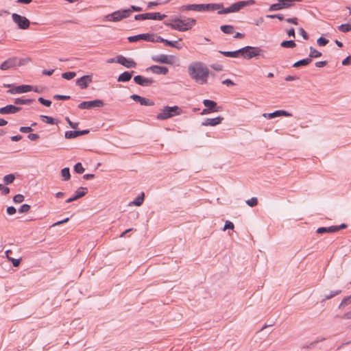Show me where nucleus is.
Wrapping results in <instances>:
<instances>
[{
	"mask_svg": "<svg viewBox=\"0 0 351 351\" xmlns=\"http://www.w3.org/2000/svg\"><path fill=\"white\" fill-rule=\"evenodd\" d=\"M196 21L193 19H186L182 20L179 18H176L171 20V23L165 22V25L170 27L173 29L184 32L191 28L192 25H195Z\"/></svg>",
	"mask_w": 351,
	"mask_h": 351,
	"instance_id": "nucleus-2",
	"label": "nucleus"
},
{
	"mask_svg": "<svg viewBox=\"0 0 351 351\" xmlns=\"http://www.w3.org/2000/svg\"><path fill=\"white\" fill-rule=\"evenodd\" d=\"M234 228V224L231 221H227L226 222V223H225V226H224V228H223V230H226L227 229L233 230Z\"/></svg>",
	"mask_w": 351,
	"mask_h": 351,
	"instance_id": "nucleus-54",
	"label": "nucleus"
},
{
	"mask_svg": "<svg viewBox=\"0 0 351 351\" xmlns=\"http://www.w3.org/2000/svg\"><path fill=\"white\" fill-rule=\"evenodd\" d=\"M21 108L15 106L14 105H8L5 107L0 108V114H15L20 111Z\"/></svg>",
	"mask_w": 351,
	"mask_h": 351,
	"instance_id": "nucleus-16",
	"label": "nucleus"
},
{
	"mask_svg": "<svg viewBox=\"0 0 351 351\" xmlns=\"http://www.w3.org/2000/svg\"><path fill=\"white\" fill-rule=\"evenodd\" d=\"M219 53H222L226 57H231V58H238L239 55H241V51L239 50H237L235 51H220Z\"/></svg>",
	"mask_w": 351,
	"mask_h": 351,
	"instance_id": "nucleus-30",
	"label": "nucleus"
},
{
	"mask_svg": "<svg viewBox=\"0 0 351 351\" xmlns=\"http://www.w3.org/2000/svg\"><path fill=\"white\" fill-rule=\"evenodd\" d=\"M246 204L251 207L255 206L258 204V199L256 197H252L246 201Z\"/></svg>",
	"mask_w": 351,
	"mask_h": 351,
	"instance_id": "nucleus-45",
	"label": "nucleus"
},
{
	"mask_svg": "<svg viewBox=\"0 0 351 351\" xmlns=\"http://www.w3.org/2000/svg\"><path fill=\"white\" fill-rule=\"evenodd\" d=\"M327 64V61H319L315 63V66L317 67L321 68L324 67Z\"/></svg>",
	"mask_w": 351,
	"mask_h": 351,
	"instance_id": "nucleus-62",
	"label": "nucleus"
},
{
	"mask_svg": "<svg viewBox=\"0 0 351 351\" xmlns=\"http://www.w3.org/2000/svg\"><path fill=\"white\" fill-rule=\"evenodd\" d=\"M20 132H23V133H29V132H31L33 129L32 127H21L20 129H19Z\"/></svg>",
	"mask_w": 351,
	"mask_h": 351,
	"instance_id": "nucleus-55",
	"label": "nucleus"
},
{
	"mask_svg": "<svg viewBox=\"0 0 351 351\" xmlns=\"http://www.w3.org/2000/svg\"><path fill=\"white\" fill-rule=\"evenodd\" d=\"M351 304V295L350 296H347L344 298L341 302L340 303L339 308L344 307L348 304Z\"/></svg>",
	"mask_w": 351,
	"mask_h": 351,
	"instance_id": "nucleus-41",
	"label": "nucleus"
},
{
	"mask_svg": "<svg viewBox=\"0 0 351 351\" xmlns=\"http://www.w3.org/2000/svg\"><path fill=\"white\" fill-rule=\"evenodd\" d=\"M89 133V130H84L80 131H66L64 134V136L66 138H74L81 135L87 134Z\"/></svg>",
	"mask_w": 351,
	"mask_h": 351,
	"instance_id": "nucleus-21",
	"label": "nucleus"
},
{
	"mask_svg": "<svg viewBox=\"0 0 351 351\" xmlns=\"http://www.w3.org/2000/svg\"><path fill=\"white\" fill-rule=\"evenodd\" d=\"M286 21H287V22H288L289 23H293L294 25H298V18L295 17V18H289Z\"/></svg>",
	"mask_w": 351,
	"mask_h": 351,
	"instance_id": "nucleus-61",
	"label": "nucleus"
},
{
	"mask_svg": "<svg viewBox=\"0 0 351 351\" xmlns=\"http://www.w3.org/2000/svg\"><path fill=\"white\" fill-rule=\"evenodd\" d=\"M33 101L34 100L31 99L17 98L14 100V104H21V105L29 104L32 103Z\"/></svg>",
	"mask_w": 351,
	"mask_h": 351,
	"instance_id": "nucleus-34",
	"label": "nucleus"
},
{
	"mask_svg": "<svg viewBox=\"0 0 351 351\" xmlns=\"http://www.w3.org/2000/svg\"><path fill=\"white\" fill-rule=\"evenodd\" d=\"M74 170L77 173H82L84 171V168L82 167V165L80 162H77L74 166Z\"/></svg>",
	"mask_w": 351,
	"mask_h": 351,
	"instance_id": "nucleus-44",
	"label": "nucleus"
},
{
	"mask_svg": "<svg viewBox=\"0 0 351 351\" xmlns=\"http://www.w3.org/2000/svg\"><path fill=\"white\" fill-rule=\"evenodd\" d=\"M300 33L304 40L308 39V36L303 28L300 29Z\"/></svg>",
	"mask_w": 351,
	"mask_h": 351,
	"instance_id": "nucleus-59",
	"label": "nucleus"
},
{
	"mask_svg": "<svg viewBox=\"0 0 351 351\" xmlns=\"http://www.w3.org/2000/svg\"><path fill=\"white\" fill-rule=\"evenodd\" d=\"M75 76H76V73L75 72H71V71L65 72L62 74V77L64 79H66L68 80H70L74 78Z\"/></svg>",
	"mask_w": 351,
	"mask_h": 351,
	"instance_id": "nucleus-42",
	"label": "nucleus"
},
{
	"mask_svg": "<svg viewBox=\"0 0 351 351\" xmlns=\"http://www.w3.org/2000/svg\"><path fill=\"white\" fill-rule=\"evenodd\" d=\"M177 43H178V41L173 42V41H170V40H166L165 44L167 46H169V47H176L178 49H180V47L176 45Z\"/></svg>",
	"mask_w": 351,
	"mask_h": 351,
	"instance_id": "nucleus-51",
	"label": "nucleus"
},
{
	"mask_svg": "<svg viewBox=\"0 0 351 351\" xmlns=\"http://www.w3.org/2000/svg\"><path fill=\"white\" fill-rule=\"evenodd\" d=\"M203 104L210 112H218L219 109L217 107V103L213 100L204 99Z\"/></svg>",
	"mask_w": 351,
	"mask_h": 351,
	"instance_id": "nucleus-24",
	"label": "nucleus"
},
{
	"mask_svg": "<svg viewBox=\"0 0 351 351\" xmlns=\"http://www.w3.org/2000/svg\"><path fill=\"white\" fill-rule=\"evenodd\" d=\"M104 106L102 100L95 99L93 101H82L78 105L80 109H90L92 108H101Z\"/></svg>",
	"mask_w": 351,
	"mask_h": 351,
	"instance_id": "nucleus-9",
	"label": "nucleus"
},
{
	"mask_svg": "<svg viewBox=\"0 0 351 351\" xmlns=\"http://www.w3.org/2000/svg\"><path fill=\"white\" fill-rule=\"evenodd\" d=\"M131 99L135 101L139 102L142 106H154V103L145 97H141L138 95H132Z\"/></svg>",
	"mask_w": 351,
	"mask_h": 351,
	"instance_id": "nucleus-20",
	"label": "nucleus"
},
{
	"mask_svg": "<svg viewBox=\"0 0 351 351\" xmlns=\"http://www.w3.org/2000/svg\"><path fill=\"white\" fill-rule=\"evenodd\" d=\"M317 43L319 46H325L328 43V40L323 37H320L317 40Z\"/></svg>",
	"mask_w": 351,
	"mask_h": 351,
	"instance_id": "nucleus-48",
	"label": "nucleus"
},
{
	"mask_svg": "<svg viewBox=\"0 0 351 351\" xmlns=\"http://www.w3.org/2000/svg\"><path fill=\"white\" fill-rule=\"evenodd\" d=\"M189 76L200 85L208 82L210 71L208 66L202 62H194L188 66Z\"/></svg>",
	"mask_w": 351,
	"mask_h": 351,
	"instance_id": "nucleus-1",
	"label": "nucleus"
},
{
	"mask_svg": "<svg viewBox=\"0 0 351 351\" xmlns=\"http://www.w3.org/2000/svg\"><path fill=\"white\" fill-rule=\"evenodd\" d=\"M0 191H2V193L3 195H7L10 193V189L7 186H3L1 184H0Z\"/></svg>",
	"mask_w": 351,
	"mask_h": 351,
	"instance_id": "nucleus-53",
	"label": "nucleus"
},
{
	"mask_svg": "<svg viewBox=\"0 0 351 351\" xmlns=\"http://www.w3.org/2000/svg\"><path fill=\"white\" fill-rule=\"evenodd\" d=\"M34 90V86L31 85H20L14 86L12 88L8 90V93L11 94H20L23 93L29 92Z\"/></svg>",
	"mask_w": 351,
	"mask_h": 351,
	"instance_id": "nucleus-11",
	"label": "nucleus"
},
{
	"mask_svg": "<svg viewBox=\"0 0 351 351\" xmlns=\"http://www.w3.org/2000/svg\"><path fill=\"white\" fill-rule=\"evenodd\" d=\"M255 3L254 0L241 1L232 4L230 7L224 9H221L218 11L219 14H224L231 12H239L241 9L245 6L254 5Z\"/></svg>",
	"mask_w": 351,
	"mask_h": 351,
	"instance_id": "nucleus-4",
	"label": "nucleus"
},
{
	"mask_svg": "<svg viewBox=\"0 0 351 351\" xmlns=\"http://www.w3.org/2000/svg\"><path fill=\"white\" fill-rule=\"evenodd\" d=\"M61 176L64 180H69L71 178L69 168L65 167L61 171Z\"/></svg>",
	"mask_w": 351,
	"mask_h": 351,
	"instance_id": "nucleus-35",
	"label": "nucleus"
},
{
	"mask_svg": "<svg viewBox=\"0 0 351 351\" xmlns=\"http://www.w3.org/2000/svg\"><path fill=\"white\" fill-rule=\"evenodd\" d=\"M87 193V189L86 188H84V187H81V188H79L76 191H75V196L77 197V199L84 196Z\"/></svg>",
	"mask_w": 351,
	"mask_h": 351,
	"instance_id": "nucleus-37",
	"label": "nucleus"
},
{
	"mask_svg": "<svg viewBox=\"0 0 351 351\" xmlns=\"http://www.w3.org/2000/svg\"><path fill=\"white\" fill-rule=\"evenodd\" d=\"M16 212V208L14 206H9L7 208V213L8 215H14Z\"/></svg>",
	"mask_w": 351,
	"mask_h": 351,
	"instance_id": "nucleus-58",
	"label": "nucleus"
},
{
	"mask_svg": "<svg viewBox=\"0 0 351 351\" xmlns=\"http://www.w3.org/2000/svg\"><path fill=\"white\" fill-rule=\"evenodd\" d=\"M182 110L177 106H165L161 109L160 112L157 114V119L159 120H165L173 117L175 115H180Z\"/></svg>",
	"mask_w": 351,
	"mask_h": 351,
	"instance_id": "nucleus-5",
	"label": "nucleus"
},
{
	"mask_svg": "<svg viewBox=\"0 0 351 351\" xmlns=\"http://www.w3.org/2000/svg\"><path fill=\"white\" fill-rule=\"evenodd\" d=\"M341 292V290L331 291V293L329 295H326L325 299L326 300L331 299L332 298L335 297V295H339Z\"/></svg>",
	"mask_w": 351,
	"mask_h": 351,
	"instance_id": "nucleus-50",
	"label": "nucleus"
},
{
	"mask_svg": "<svg viewBox=\"0 0 351 351\" xmlns=\"http://www.w3.org/2000/svg\"><path fill=\"white\" fill-rule=\"evenodd\" d=\"M147 70L158 75H166L169 71L167 67L157 65L152 66L147 68Z\"/></svg>",
	"mask_w": 351,
	"mask_h": 351,
	"instance_id": "nucleus-19",
	"label": "nucleus"
},
{
	"mask_svg": "<svg viewBox=\"0 0 351 351\" xmlns=\"http://www.w3.org/2000/svg\"><path fill=\"white\" fill-rule=\"evenodd\" d=\"M145 195L144 193H142L138 197H137L133 202L130 203V205H135L137 206H140L142 205L144 201Z\"/></svg>",
	"mask_w": 351,
	"mask_h": 351,
	"instance_id": "nucleus-29",
	"label": "nucleus"
},
{
	"mask_svg": "<svg viewBox=\"0 0 351 351\" xmlns=\"http://www.w3.org/2000/svg\"><path fill=\"white\" fill-rule=\"evenodd\" d=\"M220 29L221 30L225 33V34H233L234 32V28L233 26L232 25H221L220 27Z\"/></svg>",
	"mask_w": 351,
	"mask_h": 351,
	"instance_id": "nucleus-31",
	"label": "nucleus"
},
{
	"mask_svg": "<svg viewBox=\"0 0 351 351\" xmlns=\"http://www.w3.org/2000/svg\"><path fill=\"white\" fill-rule=\"evenodd\" d=\"M152 59L156 62L167 64H173L178 60V58L175 56L165 54H160L154 57Z\"/></svg>",
	"mask_w": 351,
	"mask_h": 351,
	"instance_id": "nucleus-8",
	"label": "nucleus"
},
{
	"mask_svg": "<svg viewBox=\"0 0 351 351\" xmlns=\"http://www.w3.org/2000/svg\"><path fill=\"white\" fill-rule=\"evenodd\" d=\"M12 253V250H7L5 252L6 256H7L8 259L12 263V265L14 267H18L20 265L21 259V258L15 259L13 257H11L10 254Z\"/></svg>",
	"mask_w": 351,
	"mask_h": 351,
	"instance_id": "nucleus-27",
	"label": "nucleus"
},
{
	"mask_svg": "<svg viewBox=\"0 0 351 351\" xmlns=\"http://www.w3.org/2000/svg\"><path fill=\"white\" fill-rule=\"evenodd\" d=\"M312 60L311 58H305L301 60H299L293 64L294 67H299L300 66H306L311 62Z\"/></svg>",
	"mask_w": 351,
	"mask_h": 351,
	"instance_id": "nucleus-32",
	"label": "nucleus"
},
{
	"mask_svg": "<svg viewBox=\"0 0 351 351\" xmlns=\"http://www.w3.org/2000/svg\"><path fill=\"white\" fill-rule=\"evenodd\" d=\"M40 117L44 119V121L49 124H56L55 119L51 117L46 116V115H41Z\"/></svg>",
	"mask_w": 351,
	"mask_h": 351,
	"instance_id": "nucleus-43",
	"label": "nucleus"
},
{
	"mask_svg": "<svg viewBox=\"0 0 351 351\" xmlns=\"http://www.w3.org/2000/svg\"><path fill=\"white\" fill-rule=\"evenodd\" d=\"M202 6V11H213L219 10L223 8V5L221 3H208V4H201Z\"/></svg>",
	"mask_w": 351,
	"mask_h": 351,
	"instance_id": "nucleus-23",
	"label": "nucleus"
},
{
	"mask_svg": "<svg viewBox=\"0 0 351 351\" xmlns=\"http://www.w3.org/2000/svg\"><path fill=\"white\" fill-rule=\"evenodd\" d=\"M53 98L57 99L66 100V99H69L70 98V96L56 95L53 96Z\"/></svg>",
	"mask_w": 351,
	"mask_h": 351,
	"instance_id": "nucleus-57",
	"label": "nucleus"
},
{
	"mask_svg": "<svg viewBox=\"0 0 351 351\" xmlns=\"http://www.w3.org/2000/svg\"><path fill=\"white\" fill-rule=\"evenodd\" d=\"M223 84H225L226 86H234V83L230 79H226L222 82Z\"/></svg>",
	"mask_w": 351,
	"mask_h": 351,
	"instance_id": "nucleus-63",
	"label": "nucleus"
},
{
	"mask_svg": "<svg viewBox=\"0 0 351 351\" xmlns=\"http://www.w3.org/2000/svg\"><path fill=\"white\" fill-rule=\"evenodd\" d=\"M38 100L40 104H42L43 105L45 106H47V107H49L51 104V101H49L48 99H45L43 97H39Z\"/></svg>",
	"mask_w": 351,
	"mask_h": 351,
	"instance_id": "nucleus-49",
	"label": "nucleus"
},
{
	"mask_svg": "<svg viewBox=\"0 0 351 351\" xmlns=\"http://www.w3.org/2000/svg\"><path fill=\"white\" fill-rule=\"evenodd\" d=\"M310 53L308 58H316L322 56V53L314 49L313 47H310Z\"/></svg>",
	"mask_w": 351,
	"mask_h": 351,
	"instance_id": "nucleus-33",
	"label": "nucleus"
},
{
	"mask_svg": "<svg viewBox=\"0 0 351 351\" xmlns=\"http://www.w3.org/2000/svg\"><path fill=\"white\" fill-rule=\"evenodd\" d=\"M131 14L132 10L130 9H125L109 14L105 16L104 19L108 21L118 22L123 19L129 17Z\"/></svg>",
	"mask_w": 351,
	"mask_h": 351,
	"instance_id": "nucleus-6",
	"label": "nucleus"
},
{
	"mask_svg": "<svg viewBox=\"0 0 351 351\" xmlns=\"http://www.w3.org/2000/svg\"><path fill=\"white\" fill-rule=\"evenodd\" d=\"M24 196L21 194H17L13 197V201L15 203H21L24 201Z\"/></svg>",
	"mask_w": 351,
	"mask_h": 351,
	"instance_id": "nucleus-47",
	"label": "nucleus"
},
{
	"mask_svg": "<svg viewBox=\"0 0 351 351\" xmlns=\"http://www.w3.org/2000/svg\"><path fill=\"white\" fill-rule=\"evenodd\" d=\"M116 62L121 64L126 68H135L136 63L131 58H127L123 56H119L116 58Z\"/></svg>",
	"mask_w": 351,
	"mask_h": 351,
	"instance_id": "nucleus-10",
	"label": "nucleus"
},
{
	"mask_svg": "<svg viewBox=\"0 0 351 351\" xmlns=\"http://www.w3.org/2000/svg\"><path fill=\"white\" fill-rule=\"evenodd\" d=\"M167 16L165 14H161L159 12H155V13H147V19H152V20H162Z\"/></svg>",
	"mask_w": 351,
	"mask_h": 351,
	"instance_id": "nucleus-26",
	"label": "nucleus"
},
{
	"mask_svg": "<svg viewBox=\"0 0 351 351\" xmlns=\"http://www.w3.org/2000/svg\"><path fill=\"white\" fill-rule=\"evenodd\" d=\"M223 118L221 117H217L215 118H208L206 119L202 123V125L204 126H215L221 123Z\"/></svg>",
	"mask_w": 351,
	"mask_h": 351,
	"instance_id": "nucleus-18",
	"label": "nucleus"
},
{
	"mask_svg": "<svg viewBox=\"0 0 351 351\" xmlns=\"http://www.w3.org/2000/svg\"><path fill=\"white\" fill-rule=\"evenodd\" d=\"M337 229L334 226H332L328 228L321 227L317 229V234H323V233H332L337 232Z\"/></svg>",
	"mask_w": 351,
	"mask_h": 351,
	"instance_id": "nucleus-25",
	"label": "nucleus"
},
{
	"mask_svg": "<svg viewBox=\"0 0 351 351\" xmlns=\"http://www.w3.org/2000/svg\"><path fill=\"white\" fill-rule=\"evenodd\" d=\"M132 78V73L125 71L122 73L118 77V82H128Z\"/></svg>",
	"mask_w": 351,
	"mask_h": 351,
	"instance_id": "nucleus-28",
	"label": "nucleus"
},
{
	"mask_svg": "<svg viewBox=\"0 0 351 351\" xmlns=\"http://www.w3.org/2000/svg\"><path fill=\"white\" fill-rule=\"evenodd\" d=\"M93 81L92 75H86L81 77L76 81V85L82 89H85L88 86V84Z\"/></svg>",
	"mask_w": 351,
	"mask_h": 351,
	"instance_id": "nucleus-13",
	"label": "nucleus"
},
{
	"mask_svg": "<svg viewBox=\"0 0 351 351\" xmlns=\"http://www.w3.org/2000/svg\"><path fill=\"white\" fill-rule=\"evenodd\" d=\"M263 116L265 118L273 119L276 117H281V116L291 117V114L285 110H276L271 113H264L263 114Z\"/></svg>",
	"mask_w": 351,
	"mask_h": 351,
	"instance_id": "nucleus-17",
	"label": "nucleus"
},
{
	"mask_svg": "<svg viewBox=\"0 0 351 351\" xmlns=\"http://www.w3.org/2000/svg\"><path fill=\"white\" fill-rule=\"evenodd\" d=\"M128 40L130 43H134L138 42L139 40H143L147 41H154V35L149 34H138L136 36H129L128 38Z\"/></svg>",
	"mask_w": 351,
	"mask_h": 351,
	"instance_id": "nucleus-12",
	"label": "nucleus"
},
{
	"mask_svg": "<svg viewBox=\"0 0 351 351\" xmlns=\"http://www.w3.org/2000/svg\"><path fill=\"white\" fill-rule=\"evenodd\" d=\"M27 137L30 141H36L40 138L38 134L34 133H30Z\"/></svg>",
	"mask_w": 351,
	"mask_h": 351,
	"instance_id": "nucleus-56",
	"label": "nucleus"
},
{
	"mask_svg": "<svg viewBox=\"0 0 351 351\" xmlns=\"http://www.w3.org/2000/svg\"><path fill=\"white\" fill-rule=\"evenodd\" d=\"M134 19L136 20V21H138V20H146V19H147V13L136 14L134 16Z\"/></svg>",
	"mask_w": 351,
	"mask_h": 351,
	"instance_id": "nucleus-52",
	"label": "nucleus"
},
{
	"mask_svg": "<svg viewBox=\"0 0 351 351\" xmlns=\"http://www.w3.org/2000/svg\"><path fill=\"white\" fill-rule=\"evenodd\" d=\"M30 210V206L29 204H23L19 209V212L21 213H25L29 212Z\"/></svg>",
	"mask_w": 351,
	"mask_h": 351,
	"instance_id": "nucleus-46",
	"label": "nucleus"
},
{
	"mask_svg": "<svg viewBox=\"0 0 351 351\" xmlns=\"http://www.w3.org/2000/svg\"><path fill=\"white\" fill-rule=\"evenodd\" d=\"M15 176L13 174H8L3 177V182L5 184H11L14 182Z\"/></svg>",
	"mask_w": 351,
	"mask_h": 351,
	"instance_id": "nucleus-38",
	"label": "nucleus"
},
{
	"mask_svg": "<svg viewBox=\"0 0 351 351\" xmlns=\"http://www.w3.org/2000/svg\"><path fill=\"white\" fill-rule=\"evenodd\" d=\"M285 4H283L280 2H278V3L272 4L269 8V10L276 11V10L282 9L285 8Z\"/></svg>",
	"mask_w": 351,
	"mask_h": 351,
	"instance_id": "nucleus-40",
	"label": "nucleus"
},
{
	"mask_svg": "<svg viewBox=\"0 0 351 351\" xmlns=\"http://www.w3.org/2000/svg\"><path fill=\"white\" fill-rule=\"evenodd\" d=\"M202 6L201 4H191V5H182L179 8V10L180 12H184L187 10H193V11H197L201 12L202 9Z\"/></svg>",
	"mask_w": 351,
	"mask_h": 351,
	"instance_id": "nucleus-22",
	"label": "nucleus"
},
{
	"mask_svg": "<svg viewBox=\"0 0 351 351\" xmlns=\"http://www.w3.org/2000/svg\"><path fill=\"white\" fill-rule=\"evenodd\" d=\"M134 81L137 84L143 86H149L154 82V80L152 78H147L141 75L135 76L134 77Z\"/></svg>",
	"mask_w": 351,
	"mask_h": 351,
	"instance_id": "nucleus-15",
	"label": "nucleus"
},
{
	"mask_svg": "<svg viewBox=\"0 0 351 351\" xmlns=\"http://www.w3.org/2000/svg\"><path fill=\"white\" fill-rule=\"evenodd\" d=\"M351 64V56H348L342 61L343 65H349Z\"/></svg>",
	"mask_w": 351,
	"mask_h": 351,
	"instance_id": "nucleus-60",
	"label": "nucleus"
},
{
	"mask_svg": "<svg viewBox=\"0 0 351 351\" xmlns=\"http://www.w3.org/2000/svg\"><path fill=\"white\" fill-rule=\"evenodd\" d=\"M342 317L343 319H351V311H350L346 313L345 314H343Z\"/></svg>",
	"mask_w": 351,
	"mask_h": 351,
	"instance_id": "nucleus-64",
	"label": "nucleus"
},
{
	"mask_svg": "<svg viewBox=\"0 0 351 351\" xmlns=\"http://www.w3.org/2000/svg\"><path fill=\"white\" fill-rule=\"evenodd\" d=\"M338 29L344 33L350 32L351 24H342L338 27Z\"/></svg>",
	"mask_w": 351,
	"mask_h": 351,
	"instance_id": "nucleus-39",
	"label": "nucleus"
},
{
	"mask_svg": "<svg viewBox=\"0 0 351 351\" xmlns=\"http://www.w3.org/2000/svg\"><path fill=\"white\" fill-rule=\"evenodd\" d=\"M12 19L19 29H27L29 27L30 22L25 16L14 13L12 15Z\"/></svg>",
	"mask_w": 351,
	"mask_h": 351,
	"instance_id": "nucleus-7",
	"label": "nucleus"
},
{
	"mask_svg": "<svg viewBox=\"0 0 351 351\" xmlns=\"http://www.w3.org/2000/svg\"><path fill=\"white\" fill-rule=\"evenodd\" d=\"M241 56L247 59H252L256 56L265 57V51L259 47L246 46L239 49Z\"/></svg>",
	"mask_w": 351,
	"mask_h": 351,
	"instance_id": "nucleus-3",
	"label": "nucleus"
},
{
	"mask_svg": "<svg viewBox=\"0 0 351 351\" xmlns=\"http://www.w3.org/2000/svg\"><path fill=\"white\" fill-rule=\"evenodd\" d=\"M280 45L285 48H293L296 44L293 40H285L281 43Z\"/></svg>",
	"mask_w": 351,
	"mask_h": 351,
	"instance_id": "nucleus-36",
	"label": "nucleus"
},
{
	"mask_svg": "<svg viewBox=\"0 0 351 351\" xmlns=\"http://www.w3.org/2000/svg\"><path fill=\"white\" fill-rule=\"evenodd\" d=\"M16 62H17L16 57L10 58L1 64L0 69L2 71H6L10 69L14 68V66H16Z\"/></svg>",
	"mask_w": 351,
	"mask_h": 351,
	"instance_id": "nucleus-14",
	"label": "nucleus"
}]
</instances>
